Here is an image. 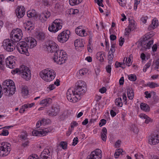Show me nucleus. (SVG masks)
<instances>
[{
	"label": "nucleus",
	"mask_w": 159,
	"mask_h": 159,
	"mask_svg": "<svg viewBox=\"0 0 159 159\" xmlns=\"http://www.w3.org/2000/svg\"><path fill=\"white\" fill-rule=\"evenodd\" d=\"M2 93L5 96L12 95L16 91V88L14 83L11 80H5L3 83Z\"/></svg>",
	"instance_id": "obj_1"
},
{
	"label": "nucleus",
	"mask_w": 159,
	"mask_h": 159,
	"mask_svg": "<svg viewBox=\"0 0 159 159\" xmlns=\"http://www.w3.org/2000/svg\"><path fill=\"white\" fill-rule=\"evenodd\" d=\"M154 35L153 32H150L146 34L141 39V46L144 49H150L153 43V39L152 38Z\"/></svg>",
	"instance_id": "obj_2"
},
{
	"label": "nucleus",
	"mask_w": 159,
	"mask_h": 159,
	"mask_svg": "<svg viewBox=\"0 0 159 159\" xmlns=\"http://www.w3.org/2000/svg\"><path fill=\"white\" fill-rule=\"evenodd\" d=\"M12 74L18 73L21 76L26 80L30 79L31 77V72L28 67L22 65L19 69L16 68L12 70Z\"/></svg>",
	"instance_id": "obj_3"
},
{
	"label": "nucleus",
	"mask_w": 159,
	"mask_h": 159,
	"mask_svg": "<svg viewBox=\"0 0 159 159\" xmlns=\"http://www.w3.org/2000/svg\"><path fill=\"white\" fill-rule=\"evenodd\" d=\"M73 89L76 94L81 98L87 90L86 84L83 81L79 80L76 83L75 87Z\"/></svg>",
	"instance_id": "obj_4"
},
{
	"label": "nucleus",
	"mask_w": 159,
	"mask_h": 159,
	"mask_svg": "<svg viewBox=\"0 0 159 159\" xmlns=\"http://www.w3.org/2000/svg\"><path fill=\"white\" fill-rule=\"evenodd\" d=\"M39 75L45 81L50 82L54 79L56 73L53 70L48 68L41 71Z\"/></svg>",
	"instance_id": "obj_5"
},
{
	"label": "nucleus",
	"mask_w": 159,
	"mask_h": 159,
	"mask_svg": "<svg viewBox=\"0 0 159 159\" xmlns=\"http://www.w3.org/2000/svg\"><path fill=\"white\" fill-rule=\"evenodd\" d=\"M59 53L55 54V52L53 53V60L57 64L61 65L65 63L67 59L66 54L63 50H60Z\"/></svg>",
	"instance_id": "obj_6"
},
{
	"label": "nucleus",
	"mask_w": 159,
	"mask_h": 159,
	"mask_svg": "<svg viewBox=\"0 0 159 159\" xmlns=\"http://www.w3.org/2000/svg\"><path fill=\"white\" fill-rule=\"evenodd\" d=\"M73 88L68 89L66 92V98L68 100L71 102H75L81 99L78 95L76 94Z\"/></svg>",
	"instance_id": "obj_7"
},
{
	"label": "nucleus",
	"mask_w": 159,
	"mask_h": 159,
	"mask_svg": "<svg viewBox=\"0 0 159 159\" xmlns=\"http://www.w3.org/2000/svg\"><path fill=\"white\" fill-rule=\"evenodd\" d=\"M17 50L21 54H25L27 56L29 55L28 51L29 46L27 42L21 41L18 43L16 45Z\"/></svg>",
	"instance_id": "obj_8"
},
{
	"label": "nucleus",
	"mask_w": 159,
	"mask_h": 159,
	"mask_svg": "<svg viewBox=\"0 0 159 159\" xmlns=\"http://www.w3.org/2000/svg\"><path fill=\"white\" fill-rule=\"evenodd\" d=\"M62 27V20L56 19L52 22L51 25H49L48 29L49 31L55 33L61 30Z\"/></svg>",
	"instance_id": "obj_9"
},
{
	"label": "nucleus",
	"mask_w": 159,
	"mask_h": 159,
	"mask_svg": "<svg viewBox=\"0 0 159 159\" xmlns=\"http://www.w3.org/2000/svg\"><path fill=\"white\" fill-rule=\"evenodd\" d=\"M46 47L47 51L49 52L53 53L55 52V54H57V52L58 53L60 52L58 45L52 41H49L46 43Z\"/></svg>",
	"instance_id": "obj_10"
},
{
	"label": "nucleus",
	"mask_w": 159,
	"mask_h": 159,
	"mask_svg": "<svg viewBox=\"0 0 159 159\" xmlns=\"http://www.w3.org/2000/svg\"><path fill=\"white\" fill-rule=\"evenodd\" d=\"M10 145L7 142H3L0 143V156H6L11 151Z\"/></svg>",
	"instance_id": "obj_11"
},
{
	"label": "nucleus",
	"mask_w": 159,
	"mask_h": 159,
	"mask_svg": "<svg viewBox=\"0 0 159 159\" xmlns=\"http://www.w3.org/2000/svg\"><path fill=\"white\" fill-rule=\"evenodd\" d=\"M3 46L4 48L8 52H12L15 49L13 41L11 39H6L3 41Z\"/></svg>",
	"instance_id": "obj_12"
},
{
	"label": "nucleus",
	"mask_w": 159,
	"mask_h": 159,
	"mask_svg": "<svg viewBox=\"0 0 159 159\" xmlns=\"http://www.w3.org/2000/svg\"><path fill=\"white\" fill-rule=\"evenodd\" d=\"M10 37L15 42H17L20 41L22 37V31L19 29L13 30L11 33Z\"/></svg>",
	"instance_id": "obj_13"
},
{
	"label": "nucleus",
	"mask_w": 159,
	"mask_h": 159,
	"mask_svg": "<svg viewBox=\"0 0 159 159\" xmlns=\"http://www.w3.org/2000/svg\"><path fill=\"white\" fill-rule=\"evenodd\" d=\"M70 31L69 30L64 31L60 33L57 37L58 41L61 43L66 42L68 39Z\"/></svg>",
	"instance_id": "obj_14"
},
{
	"label": "nucleus",
	"mask_w": 159,
	"mask_h": 159,
	"mask_svg": "<svg viewBox=\"0 0 159 159\" xmlns=\"http://www.w3.org/2000/svg\"><path fill=\"white\" fill-rule=\"evenodd\" d=\"M159 142V132L157 131L155 134L151 135L148 139V143L151 145H155Z\"/></svg>",
	"instance_id": "obj_15"
},
{
	"label": "nucleus",
	"mask_w": 159,
	"mask_h": 159,
	"mask_svg": "<svg viewBox=\"0 0 159 159\" xmlns=\"http://www.w3.org/2000/svg\"><path fill=\"white\" fill-rule=\"evenodd\" d=\"M101 151L99 149L91 152V154L88 156L86 159H101L102 157Z\"/></svg>",
	"instance_id": "obj_16"
},
{
	"label": "nucleus",
	"mask_w": 159,
	"mask_h": 159,
	"mask_svg": "<svg viewBox=\"0 0 159 159\" xmlns=\"http://www.w3.org/2000/svg\"><path fill=\"white\" fill-rule=\"evenodd\" d=\"M61 108L60 105L57 104H53L51 109L48 112L49 116H56L59 112Z\"/></svg>",
	"instance_id": "obj_17"
},
{
	"label": "nucleus",
	"mask_w": 159,
	"mask_h": 159,
	"mask_svg": "<svg viewBox=\"0 0 159 159\" xmlns=\"http://www.w3.org/2000/svg\"><path fill=\"white\" fill-rule=\"evenodd\" d=\"M50 148L44 149L40 156L39 159H51L50 156L52 154Z\"/></svg>",
	"instance_id": "obj_18"
},
{
	"label": "nucleus",
	"mask_w": 159,
	"mask_h": 159,
	"mask_svg": "<svg viewBox=\"0 0 159 159\" xmlns=\"http://www.w3.org/2000/svg\"><path fill=\"white\" fill-rule=\"evenodd\" d=\"M14 57L12 56L8 57L5 59V63L7 66L10 69L15 67L16 64L15 61L13 59Z\"/></svg>",
	"instance_id": "obj_19"
},
{
	"label": "nucleus",
	"mask_w": 159,
	"mask_h": 159,
	"mask_svg": "<svg viewBox=\"0 0 159 159\" xmlns=\"http://www.w3.org/2000/svg\"><path fill=\"white\" fill-rule=\"evenodd\" d=\"M25 9L24 6H18L16 11L17 17L18 18L22 17L25 14Z\"/></svg>",
	"instance_id": "obj_20"
},
{
	"label": "nucleus",
	"mask_w": 159,
	"mask_h": 159,
	"mask_svg": "<svg viewBox=\"0 0 159 159\" xmlns=\"http://www.w3.org/2000/svg\"><path fill=\"white\" fill-rule=\"evenodd\" d=\"M25 41L30 48H34L37 44V41L32 37H28L26 39Z\"/></svg>",
	"instance_id": "obj_21"
},
{
	"label": "nucleus",
	"mask_w": 159,
	"mask_h": 159,
	"mask_svg": "<svg viewBox=\"0 0 159 159\" xmlns=\"http://www.w3.org/2000/svg\"><path fill=\"white\" fill-rule=\"evenodd\" d=\"M48 132L46 129H40L39 130H34L32 132V134L34 136H43Z\"/></svg>",
	"instance_id": "obj_22"
},
{
	"label": "nucleus",
	"mask_w": 159,
	"mask_h": 159,
	"mask_svg": "<svg viewBox=\"0 0 159 159\" xmlns=\"http://www.w3.org/2000/svg\"><path fill=\"white\" fill-rule=\"evenodd\" d=\"M75 32L77 34L81 36H85L87 35L85 30L82 29L81 26H80L75 29Z\"/></svg>",
	"instance_id": "obj_23"
},
{
	"label": "nucleus",
	"mask_w": 159,
	"mask_h": 159,
	"mask_svg": "<svg viewBox=\"0 0 159 159\" xmlns=\"http://www.w3.org/2000/svg\"><path fill=\"white\" fill-rule=\"evenodd\" d=\"M35 34L36 38L39 40L43 41L46 39V34L43 32H36Z\"/></svg>",
	"instance_id": "obj_24"
},
{
	"label": "nucleus",
	"mask_w": 159,
	"mask_h": 159,
	"mask_svg": "<svg viewBox=\"0 0 159 159\" xmlns=\"http://www.w3.org/2000/svg\"><path fill=\"white\" fill-rule=\"evenodd\" d=\"M50 16V13L48 11H45L43 12L39 16V19L41 20L42 17L43 19V21H46L47 19Z\"/></svg>",
	"instance_id": "obj_25"
},
{
	"label": "nucleus",
	"mask_w": 159,
	"mask_h": 159,
	"mask_svg": "<svg viewBox=\"0 0 159 159\" xmlns=\"http://www.w3.org/2000/svg\"><path fill=\"white\" fill-rule=\"evenodd\" d=\"M107 130L105 127H103L101 132V138L104 141H106L107 140Z\"/></svg>",
	"instance_id": "obj_26"
},
{
	"label": "nucleus",
	"mask_w": 159,
	"mask_h": 159,
	"mask_svg": "<svg viewBox=\"0 0 159 159\" xmlns=\"http://www.w3.org/2000/svg\"><path fill=\"white\" fill-rule=\"evenodd\" d=\"M158 25V21L157 20H152L151 24L150 25L148 28V30H151L155 28H156Z\"/></svg>",
	"instance_id": "obj_27"
},
{
	"label": "nucleus",
	"mask_w": 159,
	"mask_h": 159,
	"mask_svg": "<svg viewBox=\"0 0 159 159\" xmlns=\"http://www.w3.org/2000/svg\"><path fill=\"white\" fill-rule=\"evenodd\" d=\"M127 94L128 98L130 100L132 99L134 96V93L132 88L127 89Z\"/></svg>",
	"instance_id": "obj_28"
},
{
	"label": "nucleus",
	"mask_w": 159,
	"mask_h": 159,
	"mask_svg": "<svg viewBox=\"0 0 159 159\" xmlns=\"http://www.w3.org/2000/svg\"><path fill=\"white\" fill-rule=\"evenodd\" d=\"M48 120V122H47L48 120H41L38 121L36 124V127L39 128L41 125H44L48 124L50 122V120Z\"/></svg>",
	"instance_id": "obj_29"
},
{
	"label": "nucleus",
	"mask_w": 159,
	"mask_h": 159,
	"mask_svg": "<svg viewBox=\"0 0 159 159\" xmlns=\"http://www.w3.org/2000/svg\"><path fill=\"white\" fill-rule=\"evenodd\" d=\"M105 56L104 53H102L99 52H98L96 55V58L100 62H103L104 61V58Z\"/></svg>",
	"instance_id": "obj_30"
},
{
	"label": "nucleus",
	"mask_w": 159,
	"mask_h": 159,
	"mask_svg": "<svg viewBox=\"0 0 159 159\" xmlns=\"http://www.w3.org/2000/svg\"><path fill=\"white\" fill-rule=\"evenodd\" d=\"M51 99L50 98L44 99L40 101V104H42L44 106H48L50 104Z\"/></svg>",
	"instance_id": "obj_31"
},
{
	"label": "nucleus",
	"mask_w": 159,
	"mask_h": 159,
	"mask_svg": "<svg viewBox=\"0 0 159 159\" xmlns=\"http://www.w3.org/2000/svg\"><path fill=\"white\" fill-rule=\"evenodd\" d=\"M141 109L145 111H149L150 108L148 105L144 103H142L140 105Z\"/></svg>",
	"instance_id": "obj_32"
},
{
	"label": "nucleus",
	"mask_w": 159,
	"mask_h": 159,
	"mask_svg": "<svg viewBox=\"0 0 159 159\" xmlns=\"http://www.w3.org/2000/svg\"><path fill=\"white\" fill-rule=\"evenodd\" d=\"M21 92L24 96H27L29 93L27 87L26 86H22L21 87Z\"/></svg>",
	"instance_id": "obj_33"
},
{
	"label": "nucleus",
	"mask_w": 159,
	"mask_h": 159,
	"mask_svg": "<svg viewBox=\"0 0 159 159\" xmlns=\"http://www.w3.org/2000/svg\"><path fill=\"white\" fill-rule=\"evenodd\" d=\"M129 24L128 28L132 29L133 30L135 28L136 25L135 24V21L133 20H129Z\"/></svg>",
	"instance_id": "obj_34"
},
{
	"label": "nucleus",
	"mask_w": 159,
	"mask_h": 159,
	"mask_svg": "<svg viewBox=\"0 0 159 159\" xmlns=\"http://www.w3.org/2000/svg\"><path fill=\"white\" fill-rule=\"evenodd\" d=\"M115 104L119 107H122L123 106V103L122 102V99L121 98H116L115 100Z\"/></svg>",
	"instance_id": "obj_35"
},
{
	"label": "nucleus",
	"mask_w": 159,
	"mask_h": 159,
	"mask_svg": "<svg viewBox=\"0 0 159 159\" xmlns=\"http://www.w3.org/2000/svg\"><path fill=\"white\" fill-rule=\"evenodd\" d=\"M130 129L131 131L135 133H137L138 132V128L134 124H132L130 125Z\"/></svg>",
	"instance_id": "obj_36"
},
{
	"label": "nucleus",
	"mask_w": 159,
	"mask_h": 159,
	"mask_svg": "<svg viewBox=\"0 0 159 159\" xmlns=\"http://www.w3.org/2000/svg\"><path fill=\"white\" fill-rule=\"evenodd\" d=\"M82 0H69V4L71 6H74L81 3Z\"/></svg>",
	"instance_id": "obj_37"
},
{
	"label": "nucleus",
	"mask_w": 159,
	"mask_h": 159,
	"mask_svg": "<svg viewBox=\"0 0 159 159\" xmlns=\"http://www.w3.org/2000/svg\"><path fill=\"white\" fill-rule=\"evenodd\" d=\"M88 71V70L87 69L83 68L80 70L79 72L77 73V74L79 73L81 76H82L85 75Z\"/></svg>",
	"instance_id": "obj_38"
},
{
	"label": "nucleus",
	"mask_w": 159,
	"mask_h": 159,
	"mask_svg": "<svg viewBox=\"0 0 159 159\" xmlns=\"http://www.w3.org/2000/svg\"><path fill=\"white\" fill-rule=\"evenodd\" d=\"M26 25L27 26H29V27H27L25 28L27 30L29 31L33 29L32 23L31 21H28L26 23Z\"/></svg>",
	"instance_id": "obj_39"
},
{
	"label": "nucleus",
	"mask_w": 159,
	"mask_h": 159,
	"mask_svg": "<svg viewBox=\"0 0 159 159\" xmlns=\"http://www.w3.org/2000/svg\"><path fill=\"white\" fill-rule=\"evenodd\" d=\"M122 152H123L122 150L121 149H117L115 153L114 156L115 158H118L119 156L122 153Z\"/></svg>",
	"instance_id": "obj_40"
},
{
	"label": "nucleus",
	"mask_w": 159,
	"mask_h": 159,
	"mask_svg": "<svg viewBox=\"0 0 159 159\" xmlns=\"http://www.w3.org/2000/svg\"><path fill=\"white\" fill-rule=\"evenodd\" d=\"M113 57V54H112V53H108V60L109 64H111L112 63Z\"/></svg>",
	"instance_id": "obj_41"
},
{
	"label": "nucleus",
	"mask_w": 159,
	"mask_h": 159,
	"mask_svg": "<svg viewBox=\"0 0 159 159\" xmlns=\"http://www.w3.org/2000/svg\"><path fill=\"white\" fill-rule=\"evenodd\" d=\"M67 145V143L64 141L61 142L58 145L59 146L61 147L63 149H66Z\"/></svg>",
	"instance_id": "obj_42"
},
{
	"label": "nucleus",
	"mask_w": 159,
	"mask_h": 159,
	"mask_svg": "<svg viewBox=\"0 0 159 159\" xmlns=\"http://www.w3.org/2000/svg\"><path fill=\"white\" fill-rule=\"evenodd\" d=\"M5 60V57L2 54L0 55V67L1 68L2 66L4 64V61Z\"/></svg>",
	"instance_id": "obj_43"
},
{
	"label": "nucleus",
	"mask_w": 159,
	"mask_h": 159,
	"mask_svg": "<svg viewBox=\"0 0 159 159\" xmlns=\"http://www.w3.org/2000/svg\"><path fill=\"white\" fill-rule=\"evenodd\" d=\"M125 58L123 60V61H125ZM125 60L127 65L128 66H130L131 63V60L130 59V55L129 56V57L128 58L127 57L126 58Z\"/></svg>",
	"instance_id": "obj_44"
},
{
	"label": "nucleus",
	"mask_w": 159,
	"mask_h": 159,
	"mask_svg": "<svg viewBox=\"0 0 159 159\" xmlns=\"http://www.w3.org/2000/svg\"><path fill=\"white\" fill-rule=\"evenodd\" d=\"M128 79L131 81H135L136 80L137 77L135 75L131 74L128 76Z\"/></svg>",
	"instance_id": "obj_45"
},
{
	"label": "nucleus",
	"mask_w": 159,
	"mask_h": 159,
	"mask_svg": "<svg viewBox=\"0 0 159 159\" xmlns=\"http://www.w3.org/2000/svg\"><path fill=\"white\" fill-rule=\"evenodd\" d=\"M111 44V48L108 52H109V53H112V54H113L116 51V50L115 49V46L116 45V44L115 43H112Z\"/></svg>",
	"instance_id": "obj_46"
},
{
	"label": "nucleus",
	"mask_w": 159,
	"mask_h": 159,
	"mask_svg": "<svg viewBox=\"0 0 159 159\" xmlns=\"http://www.w3.org/2000/svg\"><path fill=\"white\" fill-rule=\"evenodd\" d=\"M153 63L156 65L154 68L155 69L157 70L158 71V69L159 68V58L156 60H154L153 61Z\"/></svg>",
	"instance_id": "obj_47"
},
{
	"label": "nucleus",
	"mask_w": 159,
	"mask_h": 159,
	"mask_svg": "<svg viewBox=\"0 0 159 159\" xmlns=\"http://www.w3.org/2000/svg\"><path fill=\"white\" fill-rule=\"evenodd\" d=\"M139 116L140 117L141 119H151L146 115L143 113H141L139 114Z\"/></svg>",
	"instance_id": "obj_48"
},
{
	"label": "nucleus",
	"mask_w": 159,
	"mask_h": 159,
	"mask_svg": "<svg viewBox=\"0 0 159 159\" xmlns=\"http://www.w3.org/2000/svg\"><path fill=\"white\" fill-rule=\"evenodd\" d=\"M82 42V41H81V42L78 39L75 40L74 42L75 46V47H83L84 46L83 45H80L79 46L78 45H79V44L78 43V42H79V43H81Z\"/></svg>",
	"instance_id": "obj_49"
},
{
	"label": "nucleus",
	"mask_w": 159,
	"mask_h": 159,
	"mask_svg": "<svg viewBox=\"0 0 159 159\" xmlns=\"http://www.w3.org/2000/svg\"><path fill=\"white\" fill-rule=\"evenodd\" d=\"M159 86L157 84L154 83V82H151L149 83V86L151 88H154L155 87H157Z\"/></svg>",
	"instance_id": "obj_50"
},
{
	"label": "nucleus",
	"mask_w": 159,
	"mask_h": 159,
	"mask_svg": "<svg viewBox=\"0 0 159 159\" xmlns=\"http://www.w3.org/2000/svg\"><path fill=\"white\" fill-rule=\"evenodd\" d=\"M27 108V107L26 104H24L22 106L21 108L20 109L19 112L23 113L25 111V109Z\"/></svg>",
	"instance_id": "obj_51"
},
{
	"label": "nucleus",
	"mask_w": 159,
	"mask_h": 159,
	"mask_svg": "<svg viewBox=\"0 0 159 159\" xmlns=\"http://www.w3.org/2000/svg\"><path fill=\"white\" fill-rule=\"evenodd\" d=\"M8 131L6 129H4L2 131V133L0 134V135L6 136L8 135Z\"/></svg>",
	"instance_id": "obj_52"
},
{
	"label": "nucleus",
	"mask_w": 159,
	"mask_h": 159,
	"mask_svg": "<svg viewBox=\"0 0 159 159\" xmlns=\"http://www.w3.org/2000/svg\"><path fill=\"white\" fill-rule=\"evenodd\" d=\"M140 0H134V9L136 10L137 8V6L140 2Z\"/></svg>",
	"instance_id": "obj_53"
},
{
	"label": "nucleus",
	"mask_w": 159,
	"mask_h": 159,
	"mask_svg": "<svg viewBox=\"0 0 159 159\" xmlns=\"http://www.w3.org/2000/svg\"><path fill=\"white\" fill-rule=\"evenodd\" d=\"M78 125V123L75 121H73L70 124V126L71 129L73 130V128L76 126H77Z\"/></svg>",
	"instance_id": "obj_54"
},
{
	"label": "nucleus",
	"mask_w": 159,
	"mask_h": 159,
	"mask_svg": "<svg viewBox=\"0 0 159 159\" xmlns=\"http://www.w3.org/2000/svg\"><path fill=\"white\" fill-rule=\"evenodd\" d=\"M27 159H39L38 156L35 154H32Z\"/></svg>",
	"instance_id": "obj_55"
},
{
	"label": "nucleus",
	"mask_w": 159,
	"mask_h": 159,
	"mask_svg": "<svg viewBox=\"0 0 159 159\" xmlns=\"http://www.w3.org/2000/svg\"><path fill=\"white\" fill-rule=\"evenodd\" d=\"M27 136L26 133V132H25L23 133V134H21L20 137L22 140H25L26 139Z\"/></svg>",
	"instance_id": "obj_56"
},
{
	"label": "nucleus",
	"mask_w": 159,
	"mask_h": 159,
	"mask_svg": "<svg viewBox=\"0 0 159 159\" xmlns=\"http://www.w3.org/2000/svg\"><path fill=\"white\" fill-rule=\"evenodd\" d=\"M125 63H121V62H119L118 61H116V62L115 67L116 68H118L119 67H121V65L122 64H124Z\"/></svg>",
	"instance_id": "obj_57"
},
{
	"label": "nucleus",
	"mask_w": 159,
	"mask_h": 159,
	"mask_svg": "<svg viewBox=\"0 0 159 159\" xmlns=\"http://www.w3.org/2000/svg\"><path fill=\"white\" fill-rule=\"evenodd\" d=\"M111 70V66L110 65H108L106 67V71L107 73H110Z\"/></svg>",
	"instance_id": "obj_58"
},
{
	"label": "nucleus",
	"mask_w": 159,
	"mask_h": 159,
	"mask_svg": "<svg viewBox=\"0 0 159 159\" xmlns=\"http://www.w3.org/2000/svg\"><path fill=\"white\" fill-rule=\"evenodd\" d=\"M106 123V120H101L99 123V126L101 127L104 125Z\"/></svg>",
	"instance_id": "obj_59"
},
{
	"label": "nucleus",
	"mask_w": 159,
	"mask_h": 159,
	"mask_svg": "<svg viewBox=\"0 0 159 159\" xmlns=\"http://www.w3.org/2000/svg\"><path fill=\"white\" fill-rule=\"evenodd\" d=\"M152 62V60L151 59L149 60L148 62H147L146 64L144 66L146 68H149L151 65Z\"/></svg>",
	"instance_id": "obj_60"
},
{
	"label": "nucleus",
	"mask_w": 159,
	"mask_h": 159,
	"mask_svg": "<svg viewBox=\"0 0 159 159\" xmlns=\"http://www.w3.org/2000/svg\"><path fill=\"white\" fill-rule=\"evenodd\" d=\"M78 138L77 137L75 138L73 140V142L72 143V145L75 146L78 143Z\"/></svg>",
	"instance_id": "obj_61"
},
{
	"label": "nucleus",
	"mask_w": 159,
	"mask_h": 159,
	"mask_svg": "<svg viewBox=\"0 0 159 159\" xmlns=\"http://www.w3.org/2000/svg\"><path fill=\"white\" fill-rule=\"evenodd\" d=\"M133 30L130 29V28H126L125 30V35H128L129 34V33L131 31H132Z\"/></svg>",
	"instance_id": "obj_62"
},
{
	"label": "nucleus",
	"mask_w": 159,
	"mask_h": 159,
	"mask_svg": "<svg viewBox=\"0 0 159 159\" xmlns=\"http://www.w3.org/2000/svg\"><path fill=\"white\" fill-rule=\"evenodd\" d=\"M55 86L54 84H52L50 85L47 88V89H49L50 91L53 90V89H55Z\"/></svg>",
	"instance_id": "obj_63"
},
{
	"label": "nucleus",
	"mask_w": 159,
	"mask_h": 159,
	"mask_svg": "<svg viewBox=\"0 0 159 159\" xmlns=\"http://www.w3.org/2000/svg\"><path fill=\"white\" fill-rule=\"evenodd\" d=\"M124 39L122 37H121L119 39V45L120 46H122L124 43Z\"/></svg>",
	"instance_id": "obj_64"
}]
</instances>
